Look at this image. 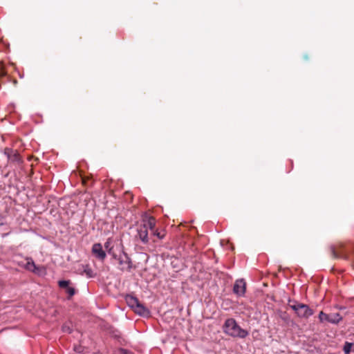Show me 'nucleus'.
Wrapping results in <instances>:
<instances>
[{
	"mask_svg": "<svg viewBox=\"0 0 354 354\" xmlns=\"http://www.w3.org/2000/svg\"><path fill=\"white\" fill-rule=\"evenodd\" d=\"M104 247L108 250V253L109 254H111L114 259L117 258V255L113 252V248L112 247H111L109 240H107V241L104 243Z\"/></svg>",
	"mask_w": 354,
	"mask_h": 354,
	"instance_id": "ddd939ff",
	"label": "nucleus"
},
{
	"mask_svg": "<svg viewBox=\"0 0 354 354\" xmlns=\"http://www.w3.org/2000/svg\"><path fill=\"white\" fill-rule=\"evenodd\" d=\"M118 354H132V353L124 348H120L118 350Z\"/></svg>",
	"mask_w": 354,
	"mask_h": 354,
	"instance_id": "4be33fe9",
	"label": "nucleus"
},
{
	"mask_svg": "<svg viewBox=\"0 0 354 354\" xmlns=\"http://www.w3.org/2000/svg\"><path fill=\"white\" fill-rule=\"evenodd\" d=\"M118 260L120 270L130 271L131 270L133 263L131 259L126 252H122V254L119 255Z\"/></svg>",
	"mask_w": 354,
	"mask_h": 354,
	"instance_id": "20e7f679",
	"label": "nucleus"
},
{
	"mask_svg": "<svg viewBox=\"0 0 354 354\" xmlns=\"http://www.w3.org/2000/svg\"><path fill=\"white\" fill-rule=\"evenodd\" d=\"M342 319V316L337 313H330L328 317V322L331 324H338Z\"/></svg>",
	"mask_w": 354,
	"mask_h": 354,
	"instance_id": "9d476101",
	"label": "nucleus"
},
{
	"mask_svg": "<svg viewBox=\"0 0 354 354\" xmlns=\"http://www.w3.org/2000/svg\"><path fill=\"white\" fill-rule=\"evenodd\" d=\"M82 270L80 271L81 274L85 273L87 277H93V271L91 268H89L88 265L82 266Z\"/></svg>",
	"mask_w": 354,
	"mask_h": 354,
	"instance_id": "9b49d317",
	"label": "nucleus"
},
{
	"mask_svg": "<svg viewBox=\"0 0 354 354\" xmlns=\"http://www.w3.org/2000/svg\"><path fill=\"white\" fill-rule=\"evenodd\" d=\"M26 268H27V269H28L30 270H33V268H35V264L33 261H31V262L28 261L27 263Z\"/></svg>",
	"mask_w": 354,
	"mask_h": 354,
	"instance_id": "412c9836",
	"label": "nucleus"
},
{
	"mask_svg": "<svg viewBox=\"0 0 354 354\" xmlns=\"http://www.w3.org/2000/svg\"><path fill=\"white\" fill-rule=\"evenodd\" d=\"M328 314L324 313L323 311H321L319 315V319L321 322H328Z\"/></svg>",
	"mask_w": 354,
	"mask_h": 354,
	"instance_id": "f3484780",
	"label": "nucleus"
},
{
	"mask_svg": "<svg viewBox=\"0 0 354 354\" xmlns=\"http://www.w3.org/2000/svg\"><path fill=\"white\" fill-rule=\"evenodd\" d=\"M8 160L10 162L17 165H21L24 162L22 157L20 156L19 153L17 150L14 152V153L11 156L10 158H9Z\"/></svg>",
	"mask_w": 354,
	"mask_h": 354,
	"instance_id": "1a4fd4ad",
	"label": "nucleus"
},
{
	"mask_svg": "<svg viewBox=\"0 0 354 354\" xmlns=\"http://www.w3.org/2000/svg\"><path fill=\"white\" fill-rule=\"evenodd\" d=\"M151 234L153 236H157L160 239H162L166 235L165 231L164 230L158 231V230L155 229L153 231L151 232Z\"/></svg>",
	"mask_w": 354,
	"mask_h": 354,
	"instance_id": "f8f14e48",
	"label": "nucleus"
},
{
	"mask_svg": "<svg viewBox=\"0 0 354 354\" xmlns=\"http://www.w3.org/2000/svg\"><path fill=\"white\" fill-rule=\"evenodd\" d=\"M66 290L70 297H72L75 294V290L74 288L68 286V288H66Z\"/></svg>",
	"mask_w": 354,
	"mask_h": 354,
	"instance_id": "aec40b11",
	"label": "nucleus"
},
{
	"mask_svg": "<svg viewBox=\"0 0 354 354\" xmlns=\"http://www.w3.org/2000/svg\"><path fill=\"white\" fill-rule=\"evenodd\" d=\"M59 286L62 288H68L70 284V281L68 280H61L58 282Z\"/></svg>",
	"mask_w": 354,
	"mask_h": 354,
	"instance_id": "dca6fc26",
	"label": "nucleus"
},
{
	"mask_svg": "<svg viewBox=\"0 0 354 354\" xmlns=\"http://www.w3.org/2000/svg\"><path fill=\"white\" fill-rule=\"evenodd\" d=\"M92 253L97 259L101 261H103L106 256L100 243H95L93 245Z\"/></svg>",
	"mask_w": 354,
	"mask_h": 354,
	"instance_id": "0eeeda50",
	"label": "nucleus"
},
{
	"mask_svg": "<svg viewBox=\"0 0 354 354\" xmlns=\"http://www.w3.org/2000/svg\"><path fill=\"white\" fill-rule=\"evenodd\" d=\"M136 237L138 238L143 244H147L149 243L148 230L145 226L140 225L138 227Z\"/></svg>",
	"mask_w": 354,
	"mask_h": 354,
	"instance_id": "39448f33",
	"label": "nucleus"
},
{
	"mask_svg": "<svg viewBox=\"0 0 354 354\" xmlns=\"http://www.w3.org/2000/svg\"><path fill=\"white\" fill-rule=\"evenodd\" d=\"M288 305L301 318H308L313 314V310L306 304L299 303L297 301L289 300Z\"/></svg>",
	"mask_w": 354,
	"mask_h": 354,
	"instance_id": "7ed1b4c3",
	"label": "nucleus"
},
{
	"mask_svg": "<svg viewBox=\"0 0 354 354\" xmlns=\"http://www.w3.org/2000/svg\"><path fill=\"white\" fill-rule=\"evenodd\" d=\"M75 351H77V352H78V353H80V352H81L80 348H75Z\"/></svg>",
	"mask_w": 354,
	"mask_h": 354,
	"instance_id": "5701e85b",
	"label": "nucleus"
},
{
	"mask_svg": "<svg viewBox=\"0 0 354 354\" xmlns=\"http://www.w3.org/2000/svg\"><path fill=\"white\" fill-rule=\"evenodd\" d=\"M141 225L145 226L147 230L149 229L152 232L156 229V219L153 216H149L143 220V224Z\"/></svg>",
	"mask_w": 354,
	"mask_h": 354,
	"instance_id": "6e6552de",
	"label": "nucleus"
},
{
	"mask_svg": "<svg viewBox=\"0 0 354 354\" xmlns=\"http://www.w3.org/2000/svg\"><path fill=\"white\" fill-rule=\"evenodd\" d=\"M223 332L232 337L245 338L248 335V332L241 328L233 318L227 319L223 326Z\"/></svg>",
	"mask_w": 354,
	"mask_h": 354,
	"instance_id": "f257e3e1",
	"label": "nucleus"
},
{
	"mask_svg": "<svg viewBox=\"0 0 354 354\" xmlns=\"http://www.w3.org/2000/svg\"><path fill=\"white\" fill-rule=\"evenodd\" d=\"M245 282L243 279H238L235 281L233 292L238 296H243L245 292Z\"/></svg>",
	"mask_w": 354,
	"mask_h": 354,
	"instance_id": "423d86ee",
	"label": "nucleus"
},
{
	"mask_svg": "<svg viewBox=\"0 0 354 354\" xmlns=\"http://www.w3.org/2000/svg\"><path fill=\"white\" fill-rule=\"evenodd\" d=\"M62 331L64 333H71L73 331V329L71 328V326L68 324H65L62 326Z\"/></svg>",
	"mask_w": 354,
	"mask_h": 354,
	"instance_id": "6ab92c4d",
	"label": "nucleus"
},
{
	"mask_svg": "<svg viewBox=\"0 0 354 354\" xmlns=\"http://www.w3.org/2000/svg\"><path fill=\"white\" fill-rule=\"evenodd\" d=\"M351 347H352L351 343L346 342L344 346V348H343V351H344V353L345 354L350 353V352L351 351Z\"/></svg>",
	"mask_w": 354,
	"mask_h": 354,
	"instance_id": "a211bd4d",
	"label": "nucleus"
},
{
	"mask_svg": "<svg viewBox=\"0 0 354 354\" xmlns=\"http://www.w3.org/2000/svg\"><path fill=\"white\" fill-rule=\"evenodd\" d=\"M124 299L127 305L133 309L136 314L143 317H149L150 315L149 309L140 303L137 297L131 295H127Z\"/></svg>",
	"mask_w": 354,
	"mask_h": 354,
	"instance_id": "f03ea898",
	"label": "nucleus"
},
{
	"mask_svg": "<svg viewBox=\"0 0 354 354\" xmlns=\"http://www.w3.org/2000/svg\"><path fill=\"white\" fill-rule=\"evenodd\" d=\"M330 252H331V254L333 256V258L335 259H339V258H344V259H346V255H340L339 254H338L336 251H335V249L334 248V246H331L330 247Z\"/></svg>",
	"mask_w": 354,
	"mask_h": 354,
	"instance_id": "4468645a",
	"label": "nucleus"
},
{
	"mask_svg": "<svg viewBox=\"0 0 354 354\" xmlns=\"http://www.w3.org/2000/svg\"><path fill=\"white\" fill-rule=\"evenodd\" d=\"M15 151L12 148L6 147L3 150V154L9 159Z\"/></svg>",
	"mask_w": 354,
	"mask_h": 354,
	"instance_id": "2eb2a0df",
	"label": "nucleus"
}]
</instances>
